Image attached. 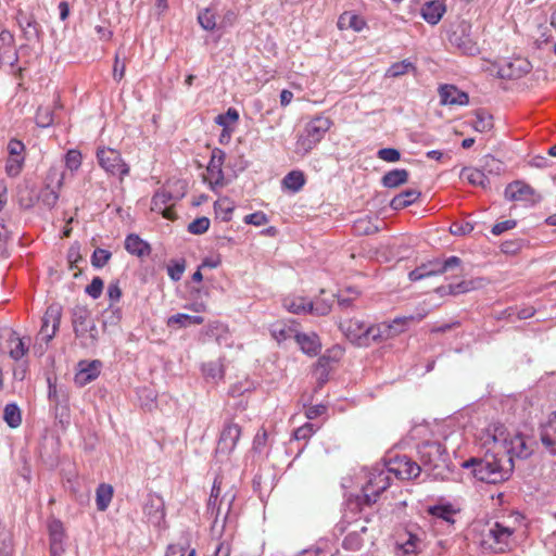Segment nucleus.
I'll return each instance as SVG.
<instances>
[{
	"label": "nucleus",
	"mask_w": 556,
	"mask_h": 556,
	"mask_svg": "<svg viewBox=\"0 0 556 556\" xmlns=\"http://www.w3.org/2000/svg\"><path fill=\"white\" fill-rule=\"evenodd\" d=\"M464 468H472L475 478L486 483H498L509 478L514 464L504 458L501 451L486 453L483 458L472 457L463 463Z\"/></svg>",
	"instance_id": "obj_1"
},
{
	"label": "nucleus",
	"mask_w": 556,
	"mask_h": 556,
	"mask_svg": "<svg viewBox=\"0 0 556 556\" xmlns=\"http://www.w3.org/2000/svg\"><path fill=\"white\" fill-rule=\"evenodd\" d=\"M418 459L421 470L437 480H444L451 473L450 459L445 447L437 441H426L418 445Z\"/></svg>",
	"instance_id": "obj_2"
},
{
	"label": "nucleus",
	"mask_w": 556,
	"mask_h": 556,
	"mask_svg": "<svg viewBox=\"0 0 556 556\" xmlns=\"http://www.w3.org/2000/svg\"><path fill=\"white\" fill-rule=\"evenodd\" d=\"M424 315H418L417 317L414 315L401 316L395 317L391 323H381L367 327L366 341L368 342V346L372 343H381L402 333L410 323L420 321Z\"/></svg>",
	"instance_id": "obj_3"
},
{
	"label": "nucleus",
	"mask_w": 556,
	"mask_h": 556,
	"mask_svg": "<svg viewBox=\"0 0 556 556\" xmlns=\"http://www.w3.org/2000/svg\"><path fill=\"white\" fill-rule=\"evenodd\" d=\"M332 122L325 116H317L309 121L303 134H301L296 141V151L302 154H307L314 147L320 142L326 132L330 129Z\"/></svg>",
	"instance_id": "obj_4"
},
{
	"label": "nucleus",
	"mask_w": 556,
	"mask_h": 556,
	"mask_svg": "<svg viewBox=\"0 0 556 556\" xmlns=\"http://www.w3.org/2000/svg\"><path fill=\"white\" fill-rule=\"evenodd\" d=\"M457 271L462 275L464 271L463 261L458 256H450L444 261L434 260L424 263L408 274L410 281H418L427 277L441 275L447 271Z\"/></svg>",
	"instance_id": "obj_5"
},
{
	"label": "nucleus",
	"mask_w": 556,
	"mask_h": 556,
	"mask_svg": "<svg viewBox=\"0 0 556 556\" xmlns=\"http://www.w3.org/2000/svg\"><path fill=\"white\" fill-rule=\"evenodd\" d=\"M390 472L388 470H377L370 475L368 482L362 489V495L356 497L358 506H371L380 494L390 486Z\"/></svg>",
	"instance_id": "obj_6"
},
{
	"label": "nucleus",
	"mask_w": 556,
	"mask_h": 556,
	"mask_svg": "<svg viewBox=\"0 0 556 556\" xmlns=\"http://www.w3.org/2000/svg\"><path fill=\"white\" fill-rule=\"evenodd\" d=\"M494 431L493 441L495 443V447L498 448V451L503 450L502 455L504 458H526L529 455L522 435L516 434L508 441L503 426L496 427ZM511 463L514 464L513 460Z\"/></svg>",
	"instance_id": "obj_7"
},
{
	"label": "nucleus",
	"mask_w": 556,
	"mask_h": 556,
	"mask_svg": "<svg viewBox=\"0 0 556 556\" xmlns=\"http://www.w3.org/2000/svg\"><path fill=\"white\" fill-rule=\"evenodd\" d=\"M97 159L99 165L110 175L118 176L123 180L129 174V166L123 161L121 153L111 148H98Z\"/></svg>",
	"instance_id": "obj_8"
},
{
	"label": "nucleus",
	"mask_w": 556,
	"mask_h": 556,
	"mask_svg": "<svg viewBox=\"0 0 556 556\" xmlns=\"http://www.w3.org/2000/svg\"><path fill=\"white\" fill-rule=\"evenodd\" d=\"M511 534L513 530L510 528L495 522L488 530L483 531L481 544L485 549L503 553L509 545Z\"/></svg>",
	"instance_id": "obj_9"
},
{
	"label": "nucleus",
	"mask_w": 556,
	"mask_h": 556,
	"mask_svg": "<svg viewBox=\"0 0 556 556\" xmlns=\"http://www.w3.org/2000/svg\"><path fill=\"white\" fill-rule=\"evenodd\" d=\"M388 472L401 480L417 478L421 472V466L406 455H396L386 463Z\"/></svg>",
	"instance_id": "obj_10"
},
{
	"label": "nucleus",
	"mask_w": 556,
	"mask_h": 556,
	"mask_svg": "<svg viewBox=\"0 0 556 556\" xmlns=\"http://www.w3.org/2000/svg\"><path fill=\"white\" fill-rule=\"evenodd\" d=\"M471 26L469 23L459 22L450 34V42L457 47L463 53L475 55L479 52L477 42L470 36Z\"/></svg>",
	"instance_id": "obj_11"
},
{
	"label": "nucleus",
	"mask_w": 556,
	"mask_h": 556,
	"mask_svg": "<svg viewBox=\"0 0 556 556\" xmlns=\"http://www.w3.org/2000/svg\"><path fill=\"white\" fill-rule=\"evenodd\" d=\"M64 175L51 169L47 176V184L40 190L38 200L48 208H53L59 200V191L63 186Z\"/></svg>",
	"instance_id": "obj_12"
},
{
	"label": "nucleus",
	"mask_w": 556,
	"mask_h": 556,
	"mask_svg": "<svg viewBox=\"0 0 556 556\" xmlns=\"http://www.w3.org/2000/svg\"><path fill=\"white\" fill-rule=\"evenodd\" d=\"M241 437V427L228 420L224 424L216 446V454L229 455L235 448Z\"/></svg>",
	"instance_id": "obj_13"
},
{
	"label": "nucleus",
	"mask_w": 556,
	"mask_h": 556,
	"mask_svg": "<svg viewBox=\"0 0 556 556\" xmlns=\"http://www.w3.org/2000/svg\"><path fill=\"white\" fill-rule=\"evenodd\" d=\"M62 318V307L58 304L48 306L39 331L41 340L46 343L50 342L59 330Z\"/></svg>",
	"instance_id": "obj_14"
},
{
	"label": "nucleus",
	"mask_w": 556,
	"mask_h": 556,
	"mask_svg": "<svg viewBox=\"0 0 556 556\" xmlns=\"http://www.w3.org/2000/svg\"><path fill=\"white\" fill-rule=\"evenodd\" d=\"M532 68L531 63L523 58L503 60L497 67V74L504 79H518L528 74Z\"/></svg>",
	"instance_id": "obj_15"
},
{
	"label": "nucleus",
	"mask_w": 556,
	"mask_h": 556,
	"mask_svg": "<svg viewBox=\"0 0 556 556\" xmlns=\"http://www.w3.org/2000/svg\"><path fill=\"white\" fill-rule=\"evenodd\" d=\"M339 328L351 342L358 346H368L366 341L367 327L363 321L354 318L346 319L340 323Z\"/></svg>",
	"instance_id": "obj_16"
},
{
	"label": "nucleus",
	"mask_w": 556,
	"mask_h": 556,
	"mask_svg": "<svg viewBox=\"0 0 556 556\" xmlns=\"http://www.w3.org/2000/svg\"><path fill=\"white\" fill-rule=\"evenodd\" d=\"M143 513L152 525L160 527L165 520L163 498L156 494H149L143 506Z\"/></svg>",
	"instance_id": "obj_17"
},
{
	"label": "nucleus",
	"mask_w": 556,
	"mask_h": 556,
	"mask_svg": "<svg viewBox=\"0 0 556 556\" xmlns=\"http://www.w3.org/2000/svg\"><path fill=\"white\" fill-rule=\"evenodd\" d=\"M30 337H20L14 330H11L7 339V348L9 356L13 361L22 359L29 351Z\"/></svg>",
	"instance_id": "obj_18"
},
{
	"label": "nucleus",
	"mask_w": 556,
	"mask_h": 556,
	"mask_svg": "<svg viewBox=\"0 0 556 556\" xmlns=\"http://www.w3.org/2000/svg\"><path fill=\"white\" fill-rule=\"evenodd\" d=\"M91 312L86 305L76 304L71 309L72 326L76 338H84L87 333V326L91 323Z\"/></svg>",
	"instance_id": "obj_19"
},
{
	"label": "nucleus",
	"mask_w": 556,
	"mask_h": 556,
	"mask_svg": "<svg viewBox=\"0 0 556 556\" xmlns=\"http://www.w3.org/2000/svg\"><path fill=\"white\" fill-rule=\"evenodd\" d=\"M535 194L534 189L527 185L523 181L516 180L510 182L505 188V199L509 201H527V202H534L532 199Z\"/></svg>",
	"instance_id": "obj_20"
},
{
	"label": "nucleus",
	"mask_w": 556,
	"mask_h": 556,
	"mask_svg": "<svg viewBox=\"0 0 556 556\" xmlns=\"http://www.w3.org/2000/svg\"><path fill=\"white\" fill-rule=\"evenodd\" d=\"M226 153L218 148L212 151L211 160L207 165V173L210 175V184L212 186H222L224 180L223 164Z\"/></svg>",
	"instance_id": "obj_21"
},
{
	"label": "nucleus",
	"mask_w": 556,
	"mask_h": 556,
	"mask_svg": "<svg viewBox=\"0 0 556 556\" xmlns=\"http://www.w3.org/2000/svg\"><path fill=\"white\" fill-rule=\"evenodd\" d=\"M440 103L442 105H466L469 97L453 85H443L439 88Z\"/></svg>",
	"instance_id": "obj_22"
},
{
	"label": "nucleus",
	"mask_w": 556,
	"mask_h": 556,
	"mask_svg": "<svg viewBox=\"0 0 556 556\" xmlns=\"http://www.w3.org/2000/svg\"><path fill=\"white\" fill-rule=\"evenodd\" d=\"M50 535V554L51 556H61L64 553V527L63 523L53 519L48 526Z\"/></svg>",
	"instance_id": "obj_23"
},
{
	"label": "nucleus",
	"mask_w": 556,
	"mask_h": 556,
	"mask_svg": "<svg viewBox=\"0 0 556 556\" xmlns=\"http://www.w3.org/2000/svg\"><path fill=\"white\" fill-rule=\"evenodd\" d=\"M540 437L542 444L556 455V410L551 413L546 421L541 425Z\"/></svg>",
	"instance_id": "obj_24"
},
{
	"label": "nucleus",
	"mask_w": 556,
	"mask_h": 556,
	"mask_svg": "<svg viewBox=\"0 0 556 556\" xmlns=\"http://www.w3.org/2000/svg\"><path fill=\"white\" fill-rule=\"evenodd\" d=\"M101 366L102 363L98 359L91 362H80L79 371L75 376V381L80 386L90 383L100 375Z\"/></svg>",
	"instance_id": "obj_25"
},
{
	"label": "nucleus",
	"mask_w": 556,
	"mask_h": 556,
	"mask_svg": "<svg viewBox=\"0 0 556 556\" xmlns=\"http://www.w3.org/2000/svg\"><path fill=\"white\" fill-rule=\"evenodd\" d=\"M174 199L170 191L161 189L152 198V211L161 213L167 219H174L175 213L166 204Z\"/></svg>",
	"instance_id": "obj_26"
},
{
	"label": "nucleus",
	"mask_w": 556,
	"mask_h": 556,
	"mask_svg": "<svg viewBox=\"0 0 556 556\" xmlns=\"http://www.w3.org/2000/svg\"><path fill=\"white\" fill-rule=\"evenodd\" d=\"M295 341L303 353L309 356H316L321 350V342L316 333H298Z\"/></svg>",
	"instance_id": "obj_27"
},
{
	"label": "nucleus",
	"mask_w": 556,
	"mask_h": 556,
	"mask_svg": "<svg viewBox=\"0 0 556 556\" xmlns=\"http://www.w3.org/2000/svg\"><path fill=\"white\" fill-rule=\"evenodd\" d=\"M444 12L445 5L440 0L428 1L421 8V16L427 23L431 25L438 24L442 18Z\"/></svg>",
	"instance_id": "obj_28"
},
{
	"label": "nucleus",
	"mask_w": 556,
	"mask_h": 556,
	"mask_svg": "<svg viewBox=\"0 0 556 556\" xmlns=\"http://www.w3.org/2000/svg\"><path fill=\"white\" fill-rule=\"evenodd\" d=\"M409 172L404 168H395L387 172L381 178L384 188L394 189L408 181Z\"/></svg>",
	"instance_id": "obj_29"
},
{
	"label": "nucleus",
	"mask_w": 556,
	"mask_h": 556,
	"mask_svg": "<svg viewBox=\"0 0 556 556\" xmlns=\"http://www.w3.org/2000/svg\"><path fill=\"white\" fill-rule=\"evenodd\" d=\"M421 197V192L416 189H407L395 197L390 201V207L393 211L403 210L413 203H415Z\"/></svg>",
	"instance_id": "obj_30"
},
{
	"label": "nucleus",
	"mask_w": 556,
	"mask_h": 556,
	"mask_svg": "<svg viewBox=\"0 0 556 556\" xmlns=\"http://www.w3.org/2000/svg\"><path fill=\"white\" fill-rule=\"evenodd\" d=\"M125 249L128 253L137 256H143L150 253L149 244L135 233H130L126 237Z\"/></svg>",
	"instance_id": "obj_31"
},
{
	"label": "nucleus",
	"mask_w": 556,
	"mask_h": 556,
	"mask_svg": "<svg viewBox=\"0 0 556 556\" xmlns=\"http://www.w3.org/2000/svg\"><path fill=\"white\" fill-rule=\"evenodd\" d=\"M460 176L468 180L469 184L473 186H480L482 188H488L490 186V179L485 175V172H483L481 168H472V167H465L462 170Z\"/></svg>",
	"instance_id": "obj_32"
},
{
	"label": "nucleus",
	"mask_w": 556,
	"mask_h": 556,
	"mask_svg": "<svg viewBox=\"0 0 556 556\" xmlns=\"http://www.w3.org/2000/svg\"><path fill=\"white\" fill-rule=\"evenodd\" d=\"M204 318L199 315L176 314L168 317L166 324L168 327L186 328L191 325H201Z\"/></svg>",
	"instance_id": "obj_33"
},
{
	"label": "nucleus",
	"mask_w": 556,
	"mask_h": 556,
	"mask_svg": "<svg viewBox=\"0 0 556 556\" xmlns=\"http://www.w3.org/2000/svg\"><path fill=\"white\" fill-rule=\"evenodd\" d=\"M475 119L471 125L479 132H486L493 128V116L483 109L473 112Z\"/></svg>",
	"instance_id": "obj_34"
},
{
	"label": "nucleus",
	"mask_w": 556,
	"mask_h": 556,
	"mask_svg": "<svg viewBox=\"0 0 556 556\" xmlns=\"http://www.w3.org/2000/svg\"><path fill=\"white\" fill-rule=\"evenodd\" d=\"M404 535L405 539L397 542V548L403 552V555L417 554L420 551V538L412 531H406Z\"/></svg>",
	"instance_id": "obj_35"
},
{
	"label": "nucleus",
	"mask_w": 556,
	"mask_h": 556,
	"mask_svg": "<svg viewBox=\"0 0 556 556\" xmlns=\"http://www.w3.org/2000/svg\"><path fill=\"white\" fill-rule=\"evenodd\" d=\"M113 497V488L110 484L101 483L96 491V504L99 511L108 509Z\"/></svg>",
	"instance_id": "obj_36"
},
{
	"label": "nucleus",
	"mask_w": 556,
	"mask_h": 556,
	"mask_svg": "<svg viewBox=\"0 0 556 556\" xmlns=\"http://www.w3.org/2000/svg\"><path fill=\"white\" fill-rule=\"evenodd\" d=\"M481 167L483 172H485V175L489 176H500L502 173L505 172V164L498 160L495 159L493 155H484L481 160Z\"/></svg>",
	"instance_id": "obj_37"
},
{
	"label": "nucleus",
	"mask_w": 556,
	"mask_h": 556,
	"mask_svg": "<svg viewBox=\"0 0 556 556\" xmlns=\"http://www.w3.org/2000/svg\"><path fill=\"white\" fill-rule=\"evenodd\" d=\"M54 405V415L62 428H67L71 424V412L68 399L62 395V401L56 402Z\"/></svg>",
	"instance_id": "obj_38"
},
{
	"label": "nucleus",
	"mask_w": 556,
	"mask_h": 556,
	"mask_svg": "<svg viewBox=\"0 0 556 556\" xmlns=\"http://www.w3.org/2000/svg\"><path fill=\"white\" fill-rule=\"evenodd\" d=\"M309 301L303 296H288L283 299V306L293 314L309 313Z\"/></svg>",
	"instance_id": "obj_39"
},
{
	"label": "nucleus",
	"mask_w": 556,
	"mask_h": 556,
	"mask_svg": "<svg viewBox=\"0 0 556 556\" xmlns=\"http://www.w3.org/2000/svg\"><path fill=\"white\" fill-rule=\"evenodd\" d=\"M3 419L10 428H17L22 424V414L15 403H9L3 410Z\"/></svg>",
	"instance_id": "obj_40"
},
{
	"label": "nucleus",
	"mask_w": 556,
	"mask_h": 556,
	"mask_svg": "<svg viewBox=\"0 0 556 556\" xmlns=\"http://www.w3.org/2000/svg\"><path fill=\"white\" fill-rule=\"evenodd\" d=\"M305 184L304 174L300 170H292L288 173L283 179L282 185L292 192H298Z\"/></svg>",
	"instance_id": "obj_41"
},
{
	"label": "nucleus",
	"mask_w": 556,
	"mask_h": 556,
	"mask_svg": "<svg viewBox=\"0 0 556 556\" xmlns=\"http://www.w3.org/2000/svg\"><path fill=\"white\" fill-rule=\"evenodd\" d=\"M428 513L437 518H440L448 523H454V515L456 510L451 504L434 505L428 508Z\"/></svg>",
	"instance_id": "obj_42"
},
{
	"label": "nucleus",
	"mask_w": 556,
	"mask_h": 556,
	"mask_svg": "<svg viewBox=\"0 0 556 556\" xmlns=\"http://www.w3.org/2000/svg\"><path fill=\"white\" fill-rule=\"evenodd\" d=\"M410 71H416V66L408 60H403L393 63L386 72V77L396 78L407 74Z\"/></svg>",
	"instance_id": "obj_43"
},
{
	"label": "nucleus",
	"mask_w": 556,
	"mask_h": 556,
	"mask_svg": "<svg viewBox=\"0 0 556 556\" xmlns=\"http://www.w3.org/2000/svg\"><path fill=\"white\" fill-rule=\"evenodd\" d=\"M365 21L355 14L344 13L339 17L338 21V26L340 28L349 27L355 31H361L365 27Z\"/></svg>",
	"instance_id": "obj_44"
},
{
	"label": "nucleus",
	"mask_w": 556,
	"mask_h": 556,
	"mask_svg": "<svg viewBox=\"0 0 556 556\" xmlns=\"http://www.w3.org/2000/svg\"><path fill=\"white\" fill-rule=\"evenodd\" d=\"M353 230L358 236H368L376 233L379 228L372 223L370 217H363L355 220Z\"/></svg>",
	"instance_id": "obj_45"
},
{
	"label": "nucleus",
	"mask_w": 556,
	"mask_h": 556,
	"mask_svg": "<svg viewBox=\"0 0 556 556\" xmlns=\"http://www.w3.org/2000/svg\"><path fill=\"white\" fill-rule=\"evenodd\" d=\"M25 162V156L9 155L5 163V173L9 177H16L21 174Z\"/></svg>",
	"instance_id": "obj_46"
},
{
	"label": "nucleus",
	"mask_w": 556,
	"mask_h": 556,
	"mask_svg": "<svg viewBox=\"0 0 556 556\" xmlns=\"http://www.w3.org/2000/svg\"><path fill=\"white\" fill-rule=\"evenodd\" d=\"M122 320V309L113 304L103 312V326H116Z\"/></svg>",
	"instance_id": "obj_47"
},
{
	"label": "nucleus",
	"mask_w": 556,
	"mask_h": 556,
	"mask_svg": "<svg viewBox=\"0 0 556 556\" xmlns=\"http://www.w3.org/2000/svg\"><path fill=\"white\" fill-rule=\"evenodd\" d=\"M332 300H316L309 301L308 309L311 314L317 316H325L331 311Z\"/></svg>",
	"instance_id": "obj_48"
},
{
	"label": "nucleus",
	"mask_w": 556,
	"mask_h": 556,
	"mask_svg": "<svg viewBox=\"0 0 556 556\" xmlns=\"http://www.w3.org/2000/svg\"><path fill=\"white\" fill-rule=\"evenodd\" d=\"M17 61L18 54L14 46L0 47V63L2 65L14 66Z\"/></svg>",
	"instance_id": "obj_49"
},
{
	"label": "nucleus",
	"mask_w": 556,
	"mask_h": 556,
	"mask_svg": "<svg viewBox=\"0 0 556 556\" xmlns=\"http://www.w3.org/2000/svg\"><path fill=\"white\" fill-rule=\"evenodd\" d=\"M233 208L235 207L227 199H222L214 203L215 213L220 216L224 222H229L231 219Z\"/></svg>",
	"instance_id": "obj_50"
},
{
	"label": "nucleus",
	"mask_w": 556,
	"mask_h": 556,
	"mask_svg": "<svg viewBox=\"0 0 556 556\" xmlns=\"http://www.w3.org/2000/svg\"><path fill=\"white\" fill-rule=\"evenodd\" d=\"M198 21L205 30H214L216 28V16L211 9L201 11L198 15Z\"/></svg>",
	"instance_id": "obj_51"
},
{
	"label": "nucleus",
	"mask_w": 556,
	"mask_h": 556,
	"mask_svg": "<svg viewBox=\"0 0 556 556\" xmlns=\"http://www.w3.org/2000/svg\"><path fill=\"white\" fill-rule=\"evenodd\" d=\"M21 29L23 31L24 38L27 41L39 40L41 29H40V25L37 23L36 18H34V21L27 22V24L24 25L23 27H21Z\"/></svg>",
	"instance_id": "obj_52"
},
{
	"label": "nucleus",
	"mask_w": 556,
	"mask_h": 556,
	"mask_svg": "<svg viewBox=\"0 0 556 556\" xmlns=\"http://www.w3.org/2000/svg\"><path fill=\"white\" fill-rule=\"evenodd\" d=\"M477 287L478 282L475 280H463L458 283H450L448 293L458 295L475 290Z\"/></svg>",
	"instance_id": "obj_53"
},
{
	"label": "nucleus",
	"mask_w": 556,
	"mask_h": 556,
	"mask_svg": "<svg viewBox=\"0 0 556 556\" xmlns=\"http://www.w3.org/2000/svg\"><path fill=\"white\" fill-rule=\"evenodd\" d=\"M80 339V346L85 349L94 348L98 341V329L94 323L87 326V333Z\"/></svg>",
	"instance_id": "obj_54"
},
{
	"label": "nucleus",
	"mask_w": 556,
	"mask_h": 556,
	"mask_svg": "<svg viewBox=\"0 0 556 556\" xmlns=\"http://www.w3.org/2000/svg\"><path fill=\"white\" fill-rule=\"evenodd\" d=\"M186 268V261L184 258L172 261L167 266L168 276L173 281H179Z\"/></svg>",
	"instance_id": "obj_55"
},
{
	"label": "nucleus",
	"mask_w": 556,
	"mask_h": 556,
	"mask_svg": "<svg viewBox=\"0 0 556 556\" xmlns=\"http://www.w3.org/2000/svg\"><path fill=\"white\" fill-rule=\"evenodd\" d=\"M239 119V113L236 109L229 108L225 114H218L215 117V123L222 127L227 128L229 124L237 123Z\"/></svg>",
	"instance_id": "obj_56"
},
{
	"label": "nucleus",
	"mask_w": 556,
	"mask_h": 556,
	"mask_svg": "<svg viewBox=\"0 0 556 556\" xmlns=\"http://www.w3.org/2000/svg\"><path fill=\"white\" fill-rule=\"evenodd\" d=\"M110 251L97 248L91 255V264L96 268H102L111 258Z\"/></svg>",
	"instance_id": "obj_57"
},
{
	"label": "nucleus",
	"mask_w": 556,
	"mask_h": 556,
	"mask_svg": "<svg viewBox=\"0 0 556 556\" xmlns=\"http://www.w3.org/2000/svg\"><path fill=\"white\" fill-rule=\"evenodd\" d=\"M81 153L78 150H68L65 154V166L71 170H77L81 165Z\"/></svg>",
	"instance_id": "obj_58"
},
{
	"label": "nucleus",
	"mask_w": 556,
	"mask_h": 556,
	"mask_svg": "<svg viewBox=\"0 0 556 556\" xmlns=\"http://www.w3.org/2000/svg\"><path fill=\"white\" fill-rule=\"evenodd\" d=\"M210 219L205 216L198 217L188 225V231L193 235H202L207 231Z\"/></svg>",
	"instance_id": "obj_59"
},
{
	"label": "nucleus",
	"mask_w": 556,
	"mask_h": 556,
	"mask_svg": "<svg viewBox=\"0 0 556 556\" xmlns=\"http://www.w3.org/2000/svg\"><path fill=\"white\" fill-rule=\"evenodd\" d=\"M104 282L100 277H93L90 285H88L85 289V292L91 296L92 299H99L103 291Z\"/></svg>",
	"instance_id": "obj_60"
},
{
	"label": "nucleus",
	"mask_w": 556,
	"mask_h": 556,
	"mask_svg": "<svg viewBox=\"0 0 556 556\" xmlns=\"http://www.w3.org/2000/svg\"><path fill=\"white\" fill-rule=\"evenodd\" d=\"M378 157L386 162H397L401 159V152L395 148H382L377 153Z\"/></svg>",
	"instance_id": "obj_61"
},
{
	"label": "nucleus",
	"mask_w": 556,
	"mask_h": 556,
	"mask_svg": "<svg viewBox=\"0 0 556 556\" xmlns=\"http://www.w3.org/2000/svg\"><path fill=\"white\" fill-rule=\"evenodd\" d=\"M315 431L316 429L314 428V425L306 422L294 431V438L296 440H306L311 438Z\"/></svg>",
	"instance_id": "obj_62"
},
{
	"label": "nucleus",
	"mask_w": 556,
	"mask_h": 556,
	"mask_svg": "<svg viewBox=\"0 0 556 556\" xmlns=\"http://www.w3.org/2000/svg\"><path fill=\"white\" fill-rule=\"evenodd\" d=\"M473 230V225L470 223H453L450 227V231L454 236L468 235Z\"/></svg>",
	"instance_id": "obj_63"
},
{
	"label": "nucleus",
	"mask_w": 556,
	"mask_h": 556,
	"mask_svg": "<svg viewBox=\"0 0 556 556\" xmlns=\"http://www.w3.org/2000/svg\"><path fill=\"white\" fill-rule=\"evenodd\" d=\"M268 218L263 212H255L244 217V223L254 226H263L267 224Z\"/></svg>",
	"instance_id": "obj_64"
}]
</instances>
